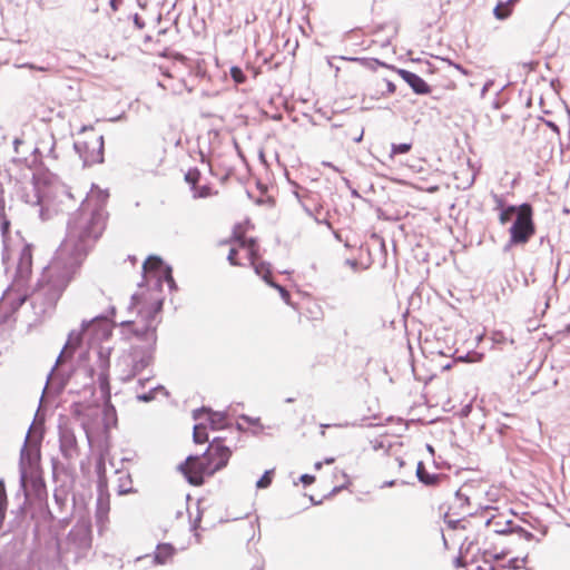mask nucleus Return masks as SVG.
Instances as JSON below:
<instances>
[{"mask_svg":"<svg viewBox=\"0 0 570 570\" xmlns=\"http://www.w3.org/2000/svg\"><path fill=\"white\" fill-rule=\"evenodd\" d=\"M321 466H322V462H317V463H315V469H316V470L321 469Z\"/></svg>","mask_w":570,"mask_h":570,"instance_id":"obj_37","label":"nucleus"},{"mask_svg":"<svg viewBox=\"0 0 570 570\" xmlns=\"http://www.w3.org/2000/svg\"><path fill=\"white\" fill-rule=\"evenodd\" d=\"M345 265H347L352 271H358L360 264L356 259H346Z\"/></svg>","mask_w":570,"mask_h":570,"instance_id":"obj_30","label":"nucleus"},{"mask_svg":"<svg viewBox=\"0 0 570 570\" xmlns=\"http://www.w3.org/2000/svg\"><path fill=\"white\" fill-rule=\"evenodd\" d=\"M109 363L106 360H101V372L99 374L101 389L108 392V374Z\"/></svg>","mask_w":570,"mask_h":570,"instance_id":"obj_20","label":"nucleus"},{"mask_svg":"<svg viewBox=\"0 0 570 570\" xmlns=\"http://www.w3.org/2000/svg\"><path fill=\"white\" fill-rule=\"evenodd\" d=\"M163 261L157 257V256H149L144 265H142V269H144V273L147 275V274H155L157 272H159L161 268H163Z\"/></svg>","mask_w":570,"mask_h":570,"instance_id":"obj_15","label":"nucleus"},{"mask_svg":"<svg viewBox=\"0 0 570 570\" xmlns=\"http://www.w3.org/2000/svg\"><path fill=\"white\" fill-rule=\"evenodd\" d=\"M397 73L412 88V90L415 94L429 95L431 92V87L419 75L405 69H397Z\"/></svg>","mask_w":570,"mask_h":570,"instance_id":"obj_8","label":"nucleus"},{"mask_svg":"<svg viewBox=\"0 0 570 570\" xmlns=\"http://www.w3.org/2000/svg\"><path fill=\"white\" fill-rule=\"evenodd\" d=\"M32 274V245L24 244L20 250L12 287L22 288Z\"/></svg>","mask_w":570,"mask_h":570,"instance_id":"obj_7","label":"nucleus"},{"mask_svg":"<svg viewBox=\"0 0 570 570\" xmlns=\"http://www.w3.org/2000/svg\"><path fill=\"white\" fill-rule=\"evenodd\" d=\"M382 85L385 87V91H383L384 95H393L396 91V86L394 82H392L389 79H382Z\"/></svg>","mask_w":570,"mask_h":570,"instance_id":"obj_25","label":"nucleus"},{"mask_svg":"<svg viewBox=\"0 0 570 570\" xmlns=\"http://www.w3.org/2000/svg\"><path fill=\"white\" fill-rule=\"evenodd\" d=\"M4 492L3 483L0 481V493Z\"/></svg>","mask_w":570,"mask_h":570,"instance_id":"obj_38","label":"nucleus"},{"mask_svg":"<svg viewBox=\"0 0 570 570\" xmlns=\"http://www.w3.org/2000/svg\"><path fill=\"white\" fill-rule=\"evenodd\" d=\"M412 149V142L393 144L391 147V157L399 154H406Z\"/></svg>","mask_w":570,"mask_h":570,"instance_id":"obj_21","label":"nucleus"},{"mask_svg":"<svg viewBox=\"0 0 570 570\" xmlns=\"http://www.w3.org/2000/svg\"><path fill=\"white\" fill-rule=\"evenodd\" d=\"M163 302L156 291L141 287L131 297L130 311L136 313L134 320L121 322V327L144 342L132 345L125 361L130 366V374L141 373L154 361V348L157 343V326L160 323Z\"/></svg>","mask_w":570,"mask_h":570,"instance_id":"obj_2","label":"nucleus"},{"mask_svg":"<svg viewBox=\"0 0 570 570\" xmlns=\"http://www.w3.org/2000/svg\"><path fill=\"white\" fill-rule=\"evenodd\" d=\"M87 547L89 548L90 547V539L87 540Z\"/></svg>","mask_w":570,"mask_h":570,"instance_id":"obj_43","label":"nucleus"},{"mask_svg":"<svg viewBox=\"0 0 570 570\" xmlns=\"http://www.w3.org/2000/svg\"><path fill=\"white\" fill-rule=\"evenodd\" d=\"M247 224H237L232 233L229 245L228 262L234 266H253L255 273L261 276L268 285L272 281L269 265L262 262L258 256V245L252 237H247Z\"/></svg>","mask_w":570,"mask_h":570,"instance_id":"obj_4","label":"nucleus"},{"mask_svg":"<svg viewBox=\"0 0 570 570\" xmlns=\"http://www.w3.org/2000/svg\"><path fill=\"white\" fill-rule=\"evenodd\" d=\"M165 33H166V30H160V31L158 32V35H165Z\"/></svg>","mask_w":570,"mask_h":570,"instance_id":"obj_42","label":"nucleus"},{"mask_svg":"<svg viewBox=\"0 0 570 570\" xmlns=\"http://www.w3.org/2000/svg\"><path fill=\"white\" fill-rule=\"evenodd\" d=\"M450 368H451V364H448V365L443 366V370H450Z\"/></svg>","mask_w":570,"mask_h":570,"instance_id":"obj_39","label":"nucleus"},{"mask_svg":"<svg viewBox=\"0 0 570 570\" xmlns=\"http://www.w3.org/2000/svg\"><path fill=\"white\" fill-rule=\"evenodd\" d=\"M514 550L507 544L505 540L500 538L499 542L493 543L491 547L485 548L483 550V559H489L491 562L493 560H503L507 557L511 556Z\"/></svg>","mask_w":570,"mask_h":570,"instance_id":"obj_10","label":"nucleus"},{"mask_svg":"<svg viewBox=\"0 0 570 570\" xmlns=\"http://www.w3.org/2000/svg\"><path fill=\"white\" fill-rule=\"evenodd\" d=\"M41 217H42L43 219L49 218L48 209H45V208H42V209H41Z\"/></svg>","mask_w":570,"mask_h":570,"instance_id":"obj_34","label":"nucleus"},{"mask_svg":"<svg viewBox=\"0 0 570 570\" xmlns=\"http://www.w3.org/2000/svg\"><path fill=\"white\" fill-rule=\"evenodd\" d=\"M334 462H335V458H327V459H325V463L326 464H332Z\"/></svg>","mask_w":570,"mask_h":570,"instance_id":"obj_36","label":"nucleus"},{"mask_svg":"<svg viewBox=\"0 0 570 570\" xmlns=\"http://www.w3.org/2000/svg\"><path fill=\"white\" fill-rule=\"evenodd\" d=\"M135 23L139 27V28H142V23L140 22V18L136 14L135 16Z\"/></svg>","mask_w":570,"mask_h":570,"instance_id":"obj_35","label":"nucleus"},{"mask_svg":"<svg viewBox=\"0 0 570 570\" xmlns=\"http://www.w3.org/2000/svg\"><path fill=\"white\" fill-rule=\"evenodd\" d=\"M194 441L198 444H204L208 441L207 428L204 424H197L193 433Z\"/></svg>","mask_w":570,"mask_h":570,"instance_id":"obj_17","label":"nucleus"},{"mask_svg":"<svg viewBox=\"0 0 570 570\" xmlns=\"http://www.w3.org/2000/svg\"><path fill=\"white\" fill-rule=\"evenodd\" d=\"M511 3L512 0L508 2H499L493 10L494 16L500 20L507 19L512 12Z\"/></svg>","mask_w":570,"mask_h":570,"instance_id":"obj_16","label":"nucleus"},{"mask_svg":"<svg viewBox=\"0 0 570 570\" xmlns=\"http://www.w3.org/2000/svg\"><path fill=\"white\" fill-rule=\"evenodd\" d=\"M510 245H524L535 234L533 209L528 203L519 206L518 215L510 227Z\"/></svg>","mask_w":570,"mask_h":570,"instance_id":"obj_6","label":"nucleus"},{"mask_svg":"<svg viewBox=\"0 0 570 570\" xmlns=\"http://www.w3.org/2000/svg\"><path fill=\"white\" fill-rule=\"evenodd\" d=\"M79 344H80V338L79 337H76L75 340L70 337L68 343L66 344L65 350L71 348L73 351V350H76L79 346Z\"/></svg>","mask_w":570,"mask_h":570,"instance_id":"obj_29","label":"nucleus"},{"mask_svg":"<svg viewBox=\"0 0 570 570\" xmlns=\"http://www.w3.org/2000/svg\"><path fill=\"white\" fill-rule=\"evenodd\" d=\"M417 479L425 485H436L440 483L442 475L438 473H430L423 462H419L416 466Z\"/></svg>","mask_w":570,"mask_h":570,"instance_id":"obj_14","label":"nucleus"},{"mask_svg":"<svg viewBox=\"0 0 570 570\" xmlns=\"http://www.w3.org/2000/svg\"><path fill=\"white\" fill-rule=\"evenodd\" d=\"M176 553V549L169 543L158 544L154 553L155 564H166Z\"/></svg>","mask_w":570,"mask_h":570,"instance_id":"obj_12","label":"nucleus"},{"mask_svg":"<svg viewBox=\"0 0 570 570\" xmlns=\"http://www.w3.org/2000/svg\"><path fill=\"white\" fill-rule=\"evenodd\" d=\"M274 470L266 471L262 478L256 482L258 489H266L272 484Z\"/></svg>","mask_w":570,"mask_h":570,"instance_id":"obj_22","label":"nucleus"},{"mask_svg":"<svg viewBox=\"0 0 570 570\" xmlns=\"http://www.w3.org/2000/svg\"><path fill=\"white\" fill-rule=\"evenodd\" d=\"M218 191L217 190H214L210 186L208 185H204V186H197L195 189H194V197H197V198H207V197H212L214 195H217Z\"/></svg>","mask_w":570,"mask_h":570,"instance_id":"obj_18","label":"nucleus"},{"mask_svg":"<svg viewBox=\"0 0 570 570\" xmlns=\"http://www.w3.org/2000/svg\"><path fill=\"white\" fill-rule=\"evenodd\" d=\"M301 316L311 322H321L324 318L322 306L316 302H308L301 313Z\"/></svg>","mask_w":570,"mask_h":570,"instance_id":"obj_13","label":"nucleus"},{"mask_svg":"<svg viewBox=\"0 0 570 570\" xmlns=\"http://www.w3.org/2000/svg\"><path fill=\"white\" fill-rule=\"evenodd\" d=\"M330 425H322V429H325V428H328ZM322 434L324 435L325 434V431L322 430Z\"/></svg>","mask_w":570,"mask_h":570,"instance_id":"obj_41","label":"nucleus"},{"mask_svg":"<svg viewBox=\"0 0 570 570\" xmlns=\"http://www.w3.org/2000/svg\"><path fill=\"white\" fill-rule=\"evenodd\" d=\"M60 450L68 460L76 458L79 453L76 435L69 429H63L60 433Z\"/></svg>","mask_w":570,"mask_h":570,"instance_id":"obj_9","label":"nucleus"},{"mask_svg":"<svg viewBox=\"0 0 570 570\" xmlns=\"http://www.w3.org/2000/svg\"><path fill=\"white\" fill-rule=\"evenodd\" d=\"M107 195L91 193L81 204L75 217L67 239L59 248L57 257L46 268L45 277L52 288L62 292L75 276L76 268L63 262V256L71 249L83 252V244L88 239H97L104 232L107 213Z\"/></svg>","mask_w":570,"mask_h":570,"instance_id":"obj_1","label":"nucleus"},{"mask_svg":"<svg viewBox=\"0 0 570 570\" xmlns=\"http://www.w3.org/2000/svg\"><path fill=\"white\" fill-rule=\"evenodd\" d=\"M200 179V171L197 168H190L185 174V180L195 189Z\"/></svg>","mask_w":570,"mask_h":570,"instance_id":"obj_19","label":"nucleus"},{"mask_svg":"<svg viewBox=\"0 0 570 570\" xmlns=\"http://www.w3.org/2000/svg\"><path fill=\"white\" fill-rule=\"evenodd\" d=\"M301 481L305 485H309V484H312L315 481V476L309 475V474H304V475H302Z\"/></svg>","mask_w":570,"mask_h":570,"instance_id":"obj_31","label":"nucleus"},{"mask_svg":"<svg viewBox=\"0 0 570 570\" xmlns=\"http://www.w3.org/2000/svg\"><path fill=\"white\" fill-rule=\"evenodd\" d=\"M0 219H1V229H2V234H3V235H7V234H8V232H9L10 222H9V219L6 217V214H4L3 208H2V209H1V212H0Z\"/></svg>","mask_w":570,"mask_h":570,"instance_id":"obj_26","label":"nucleus"},{"mask_svg":"<svg viewBox=\"0 0 570 570\" xmlns=\"http://www.w3.org/2000/svg\"><path fill=\"white\" fill-rule=\"evenodd\" d=\"M230 76L237 83H243L246 80L244 72L238 67H233L230 69Z\"/></svg>","mask_w":570,"mask_h":570,"instance_id":"obj_24","label":"nucleus"},{"mask_svg":"<svg viewBox=\"0 0 570 570\" xmlns=\"http://www.w3.org/2000/svg\"><path fill=\"white\" fill-rule=\"evenodd\" d=\"M494 200L497 204L495 208L500 210L499 223L501 225L508 224L514 215H518L519 206H505L503 198L498 195L494 196Z\"/></svg>","mask_w":570,"mask_h":570,"instance_id":"obj_11","label":"nucleus"},{"mask_svg":"<svg viewBox=\"0 0 570 570\" xmlns=\"http://www.w3.org/2000/svg\"><path fill=\"white\" fill-rule=\"evenodd\" d=\"M75 148L82 157L86 165H95L104 161L105 141L102 135L94 127H83L75 142Z\"/></svg>","mask_w":570,"mask_h":570,"instance_id":"obj_5","label":"nucleus"},{"mask_svg":"<svg viewBox=\"0 0 570 570\" xmlns=\"http://www.w3.org/2000/svg\"><path fill=\"white\" fill-rule=\"evenodd\" d=\"M421 189H424L429 193H434L436 190H439V186L438 185H433V186H425V187H421Z\"/></svg>","mask_w":570,"mask_h":570,"instance_id":"obj_32","label":"nucleus"},{"mask_svg":"<svg viewBox=\"0 0 570 570\" xmlns=\"http://www.w3.org/2000/svg\"><path fill=\"white\" fill-rule=\"evenodd\" d=\"M269 285H271V286H273V287H275V288L279 292L281 296H282L286 302L289 299V296H291V295H289V293H288V291H287L286 288H284L283 286H281V285H278V284H276V283H274V282H272Z\"/></svg>","mask_w":570,"mask_h":570,"instance_id":"obj_28","label":"nucleus"},{"mask_svg":"<svg viewBox=\"0 0 570 570\" xmlns=\"http://www.w3.org/2000/svg\"><path fill=\"white\" fill-rule=\"evenodd\" d=\"M101 502V499L99 500ZM99 511H101L104 514H106L108 511H109V504L108 502L106 503V508H102L101 505L99 507Z\"/></svg>","mask_w":570,"mask_h":570,"instance_id":"obj_33","label":"nucleus"},{"mask_svg":"<svg viewBox=\"0 0 570 570\" xmlns=\"http://www.w3.org/2000/svg\"><path fill=\"white\" fill-rule=\"evenodd\" d=\"M524 558L514 557L509 560L510 568L519 569L524 564Z\"/></svg>","mask_w":570,"mask_h":570,"instance_id":"obj_27","label":"nucleus"},{"mask_svg":"<svg viewBox=\"0 0 570 570\" xmlns=\"http://www.w3.org/2000/svg\"><path fill=\"white\" fill-rule=\"evenodd\" d=\"M232 456V450L222 439H214L202 455H189L178 470L194 487H200L206 478L213 476L223 470Z\"/></svg>","mask_w":570,"mask_h":570,"instance_id":"obj_3","label":"nucleus"},{"mask_svg":"<svg viewBox=\"0 0 570 570\" xmlns=\"http://www.w3.org/2000/svg\"><path fill=\"white\" fill-rule=\"evenodd\" d=\"M244 255H245V252L240 250L238 254V257H244Z\"/></svg>","mask_w":570,"mask_h":570,"instance_id":"obj_40","label":"nucleus"},{"mask_svg":"<svg viewBox=\"0 0 570 570\" xmlns=\"http://www.w3.org/2000/svg\"><path fill=\"white\" fill-rule=\"evenodd\" d=\"M405 465V462L400 456L390 458L387 461V466L391 469H396L397 471H401V469Z\"/></svg>","mask_w":570,"mask_h":570,"instance_id":"obj_23","label":"nucleus"}]
</instances>
